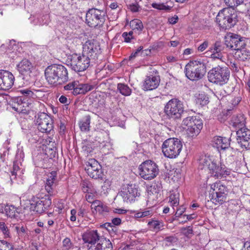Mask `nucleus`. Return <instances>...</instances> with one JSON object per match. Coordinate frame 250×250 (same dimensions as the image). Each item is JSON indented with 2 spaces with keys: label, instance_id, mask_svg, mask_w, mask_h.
<instances>
[{
  "label": "nucleus",
  "instance_id": "43",
  "mask_svg": "<svg viewBox=\"0 0 250 250\" xmlns=\"http://www.w3.org/2000/svg\"><path fill=\"white\" fill-rule=\"evenodd\" d=\"M236 153L235 149H234L232 147H230V146H228L224 149V151H222L220 153L221 154L225 155L228 157L233 156Z\"/></svg>",
  "mask_w": 250,
  "mask_h": 250
},
{
  "label": "nucleus",
  "instance_id": "51",
  "mask_svg": "<svg viewBox=\"0 0 250 250\" xmlns=\"http://www.w3.org/2000/svg\"><path fill=\"white\" fill-rule=\"evenodd\" d=\"M76 84H77L76 81L70 82L64 86V89L71 91V94H73V92L74 91Z\"/></svg>",
  "mask_w": 250,
  "mask_h": 250
},
{
  "label": "nucleus",
  "instance_id": "5",
  "mask_svg": "<svg viewBox=\"0 0 250 250\" xmlns=\"http://www.w3.org/2000/svg\"><path fill=\"white\" fill-rule=\"evenodd\" d=\"M229 76V69L226 65L214 67L208 73V80L210 82L220 85L227 83Z\"/></svg>",
  "mask_w": 250,
  "mask_h": 250
},
{
  "label": "nucleus",
  "instance_id": "32",
  "mask_svg": "<svg viewBox=\"0 0 250 250\" xmlns=\"http://www.w3.org/2000/svg\"><path fill=\"white\" fill-rule=\"evenodd\" d=\"M129 25L132 30L138 34H140L144 28L142 22L137 19L131 21Z\"/></svg>",
  "mask_w": 250,
  "mask_h": 250
},
{
  "label": "nucleus",
  "instance_id": "2",
  "mask_svg": "<svg viewBox=\"0 0 250 250\" xmlns=\"http://www.w3.org/2000/svg\"><path fill=\"white\" fill-rule=\"evenodd\" d=\"M199 165L202 166L203 168L207 167L209 173L213 177L217 179L226 177L230 174V170L223 164L220 163L212 157L202 155L199 159Z\"/></svg>",
  "mask_w": 250,
  "mask_h": 250
},
{
  "label": "nucleus",
  "instance_id": "6",
  "mask_svg": "<svg viewBox=\"0 0 250 250\" xmlns=\"http://www.w3.org/2000/svg\"><path fill=\"white\" fill-rule=\"evenodd\" d=\"M183 148L182 142L176 138H169L162 145V150L164 155L170 159L176 158L179 155Z\"/></svg>",
  "mask_w": 250,
  "mask_h": 250
},
{
  "label": "nucleus",
  "instance_id": "36",
  "mask_svg": "<svg viewBox=\"0 0 250 250\" xmlns=\"http://www.w3.org/2000/svg\"><path fill=\"white\" fill-rule=\"evenodd\" d=\"M162 187L161 183L158 182L153 183L148 189V193L150 195L151 193L152 194H156V196H157L158 194L162 190Z\"/></svg>",
  "mask_w": 250,
  "mask_h": 250
},
{
  "label": "nucleus",
  "instance_id": "17",
  "mask_svg": "<svg viewBox=\"0 0 250 250\" xmlns=\"http://www.w3.org/2000/svg\"><path fill=\"white\" fill-rule=\"evenodd\" d=\"M119 194L125 202L131 203L137 200V197L140 196V193L137 186L131 184L124 186Z\"/></svg>",
  "mask_w": 250,
  "mask_h": 250
},
{
  "label": "nucleus",
  "instance_id": "50",
  "mask_svg": "<svg viewBox=\"0 0 250 250\" xmlns=\"http://www.w3.org/2000/svg\"><path fill=\"white\" fill-rule=\"evenodd\" d=\"M182 232L187 237H190L193 234V229L191 227L188 226L187 228H183L181 229Z\"/></svg>",
  "mask_w": 250,
  "mask_h": 250
},
{
  "label": "nucleus",
  "instance_id": "13",
  "mask_svg": "<svg viewBox=\"0 0 250 250\" xmlns=\"http://www.w3.org/2000/svg\"><path fill=\"white\" fill-rule=\"evenodd\" d=\"M30 209L37 213H42L50 207L51 199L49 195H45L42 198L33 197L29 201Z\"/></svg>",
  "mask_w": 250,
  "mask_h": 250
},
{
  "label": "nucleus",
  "instance_id": "60",
  "mask_svg": "<svg viewBox=\"0 0 250 250\" xmlns=\"http://www.w3.org/2000/svg\"><path fill=\"white\" fill-rule=\"evenodd\" d=\"M122 37L124 38V41L125 42H131V40L132 39H133L132 38H130V36H129L127 34V32H124L123 34H122Z\"/></svg>",
  "mask_w": 250,
  "mask_h": 250
},
{
  "label": "nucleus",
  "instance_id": "56",
  "mask_svg": "<svg viewBox=\"0 0 250 250\" xmlns=\"http://www.w3.org/2000/svg\"><path fill=\"white\" fill-rule=\"evenodd\" d=\"M20 167L17 161H14L13 165V169L11 171L12 175L16 176L17 172L19 170Z\"/></svg>",
  "mask_w": 250,
  "mask_h": 250
},
{
  "label": "nucleus",
  "instance_id": "7",
  "mask_svg": "<svg viewBox=\"0 0 250 250\" xmlns=\"http://www.w3.org/2000/svg\"><path fill=\"white\" fill-rule=\"evenodd\" d=\"M106 12L95 8L89 9L86 12L85 22L91 27H101L104 24Z\"/></svg>",
  "mask_w": 250,
  "mask_h": 250
},
{
  "label": "nucleus",
  "instance_id": "37",
  "mask_svg": "<svg viewBox=\"0 0 250 250\" xmlns=\"http://www.w3.org/2000/svg\"><path fill=\"white\" fill-rule=\"evenodd\" d=\"M196 101L197 104H199L201 106H203L209 103V99L207 95L205 93H202L198 95Z\"/></svg>",
  "mask_w": 250,
  "mask_h": 250
},
{
  "label": "nucleus",
  "instance_id": "9",
  "mask_svg": "<svg viewBox=\"0 0 250 250\" xmlns=\"http://www.w3.org/2000/svg\"><path fill=\"white\" fill-rule=\"evenodd\" d=\"M184 112L183 102L177 99L169 100L166 104L164 112L167 117L173 120L179 119Z\"/></svg>",
  "mask_w": 250,
  "mask_h": 250
},
{
  "label": "nucleus",
  "instance_id": "12",
  "mask_svg": "<svg viewBox=\"0 0 250 250\" xmlns=\"http://www.w3.org/2000/svg\"><path fill=\"white\" fill-rule=\"evenodd\" d=\"M140 175L145 180H149L155 178L159 174L157 165L153 161L148 160L142 163L139 167Z\"/></svg>",
  "mask_w": 250,
  "mask_h": 250
},
{
  "label": "nucleus",
  "instance_id": "11",
  "mask_svg": "<svg viewBox=\"0 0 250 250\" xmlns=\"http://www.w3.org/2000/svg\"><path fill=\"white\" fill-rule=\"evenodd\" d=\"M70 60L67 62V65L72 70L77 72L85 71L90 65V59L84 55L74 54L70 56Z\"/></svg>",
  "mask_w": 250,
  "mask_h": 250
},
{
  "label": "nucleus",
  "instance_id": "41",
  "mask_svg": "<svg viewBox=\"0 0 250 250\" xmlns=\"http://www.w3.org/2000/svg\"><path fill=\"white\" fill-rule=\"evenodd\" d=\"M152 7L154 8L160 10H164L166 12L169 11L172 8L171 6L166 5L164 3H153L152 4Z\"/></svg>",
  "mask_w": 250,
  "mask_h": 250
},
{
  "label": "nucleus",
  "instance_id": "63",
  "mask_svg": "<svg viewBox=\"0 0 250 250\" xmlns=\"http://www.w3.org/2000/svg\"><path fill=\"white\" fill-rule=\"evenodd\" d=\"M70 213L71 216L70 218V220L72 222L75 221L76 220V214L77 213V210L75 209H72L71 210Z\"/></svg>",
  "mask_w": 250,
  "mask_h": 250
},
{
  "label": "nucleus",
  "instance_id": "34",
  "mask_svg": "<svg viewBox=\"0 0 250 250\" xmlns=\"http://www.w3.org/2000/svg\"><path fill=\"white\" fill-rule=\"evenodd\" d=\"M117 90L122 95L125 96H130L132 92L131 89L129 86L123 83H119L117 84Z\"/></svg>",
  "mask_w": 250,
  "mask_h": 250
},
{
  "label": "nucleus",
  "instance_id": "53",
  "mask_svg": "<svg viewBox=\"0 0 250 250\" xmlns=\"http://www.w3.org/2000/svg\"><path fill=\"white\" fill-rule=\"evenodd\" d=\"M0 229L5 235L9 236V230L4 222H0Z\"/></svg>",
  "mask_w": 250,
  "mask_h": 250
},
{
  "label": "nucleus",
  "instance_id": "35",
  "mask_svg": "<svg viewBox=\"0 0 250 250\" xmlns=\"http://www.w3.org/2000/svg\"><path fill=\"white\" fill-rule=\"evenodd\" d=\"M91 118L89 115L85 116L80 122V128L82 131H87L89 130Z\"/></svg>",
  "mask_w": 250,
  "mask_h": 250
},
{
  "label": "nucleus",
  "instance_id": "58",
  "mask_svg": "<svg viewBox=\"0 0 250 250\" xmlns=\"http://www.w3.org/2000/svg\"><path fill=\"white\" fill-rule=\"evenodd\" d=\"M208 41H205L199 46V47H198V50L200 52H203L208 47Z\"/></svg>",
  "mask_w": 250,
  "mask_h": 250
},
{
  "label": "nucleus",
  "instance_id": "52",
  "mask_svg": "<svg viewBox=\"0 0 250 250\" xmlns=\"http://www.w3.org/2000/svg\"><path fill=\"white\" fill-rule=\"evenodd\" d=\"M23 100L21 97L15 98L13 100V103L12 104V108H13L14 106H17V105L26 104V103L23 102Z\"/></svg>",
  "mask_w": 250,
  "mask_h": 250
},
{
  "label": "nucleus",
  "instance_id": "47",
  "mask_svg": "<svg viewBox=\"0 0 250 250\" xmlns=\"http://www.w3.org/2000/svg\"><path fill=\"white\" fill-rule=\"evenodd\" d=\"M16 230L20 236H23L25 234H27V229L26 227L21 226V227L16 226Z\"/></svg>",
  "mask_w": 250,
  "mask_h": 250
},
{
  "label": "nucleus",
  "instance_id": "15",
  "mask_svg": "<svg viewBox=\"0 0 250 250\" xmlns=\"http://www.w3.org/2000/svg\"><path fill=\"white\" fill-rule=\"evenodd\" d=\"M183 125L187 127V134L191 137L197 136L203 127L202 120L197 116L185 118L183 121Z\"/></svg>",
  "mask_w": 250,
  "mask_h": 250
},
{
  "label": "nucleus",
  "instance_id": "1",
  "mask_svg": "<svg viewBox=\"0 0 250 250\" xmlns=\"http://www.w3.org/2000/svg\"><path fill=\"white\" fill-rule=\"evenodd\" d=\"M44 76L48 84L52 86L62 85L68 80L67 70L61 64L48 66L45 69Z\"/></svg>",
  "mask_w": 250,
  "mask_h": 250
},
{
  "label": "nucleus",
  "instance_id": "31",
  "mask_svg": "<svg viewBox=\"0 0 250 250\" xmlns=\"http://www.w3.org/2000/svg\"><path fill=\"white\" fill-rule=\"evenodd\" d=\"M147 225L149 229L155 231H159L164 229V224L162 220L152 218L148 222Z\"/></svg>",
  "mask_w": 250,
  "mask_h": 250
},
{
  "label": "nucleus",
  "instance_id": "33",
  "mask_svg": "<svg viewBox=\"0 0 250 250\" xmlns=\"http://www.w3.org/2000/svg\"><path fill=\"white\" fill-rule=\"evenodd\" d=\"M4 210L6 215L11 218H17L19 217L20 212L18 211V208L14 206L6 205Z\"/></svg>",
  "mask_w": 250,
  "mask_h": 250
},
{
  "label": "nucleus",
  "instance_id": "22",
  "mask_svg": "<svg viewBox=\"0 0 250 250\" xmlns=\"http://www.w3.org/2000/svg\"><path fill=\"white\" fill-rule=\"evenodd\" d=\"M160 76L158 75H150L146 76L142 85L144 90H152L156 89L159 85Z\"/></svg>",
  "mask_w": 250,
  "mask_h": 250
},
{
  "label": "nucleus",
  "instance_id": "49",
  "mask_svg": "<svg viewBox=\"0 0 250 250\" xmlns=\"http://www.w3.org/2000/svg\"><path fill=\"white\" fill-rule=\"evenodd\" d=\"M95 210L98 212L100 214H103L104 212H107L109 211V208L104 204L99 206V207L95 208Z\"/></svg>",
  "mask_w": 250,
  "mask_h": 250
},
{
  "label": "nucleus",
  "instance_id": "62",
  "mask_svg": "<svg viewBox=\"0 0 250 250\" xmlns=\"http://www.w3.org/2000/svg\"><path fill=\"white\" fill-rule=\"evenodd\" d=\"M86 213H87L86 210L85 208H80L78 210V215L79 217L81 216V217H83L85 215Z\"/></svg>",
  "mask_w": 250,
  "mask_h": 250
},
{
  "label": "nucleus",
  "instance_id": "55",
  "mask_svg": "<svg viewBox=\"0 0 250 250\" xmlns=\"http://www.w3.org/2000/svg\"><path fill=\"white\" fill-rule=\"evenodd\" d=\"M185 210L186 208L183 206H181L179 208H177L176 209V212L175 214V216L176 217H179L181 216L183 214V213L185 211Z\"/></svg>",
  "mask_w": 250,
  "mask_h": 250
},
{
  "label": "nucleus",
  "instance_id": "61",
  "mask_svg": "<svg viewBox=\"0 0 250 250\" xmlns=\"http://www.w3.org/2000/svg\"><path fill=\"white\" fill-rule=\"evenodd\" d=\"M65 128H66V127H65V124L64 123H62V122H61L60 125V131H59L60 135L64 134Z\"/></svg>",
  "mask_w": 250,
  "mask_h": 250
},
{
  "label": "nucleus",
  "instance_id": "42",
  "mask_svg": "<svg viewBox=\"0 0 250 250\" xmlns=\"http://www.w3.org/2000/svg\"><path fill=\"white\" fill-rule=\"evenodd\" d=\"M14 247L11 243L4 240H0V250H13Z\"/></svg>",
  "mask_w": 250,
  "mask_h": 250
},
{
  "label": "nucleus",
  "instance_id": "16",
  "mask_svg": "<svg viewBox=\"0 0 250 250\" xmlns=\"http://www.w3.org/2000/svg\"><path fill=\"white\" fill-rule=\"evenodd\" d=\"M36 118V124L40 131L42 133H49L53 129L52 120L47 114L44 112L39 113Z\"/></svg>",
  "mask_w": 250,
  "mask_h": 250
},
{
  "label": "nucleus",
  "instance_id": "48",
  "mask_svg": "<svg viewBox=\"0 0 250 250\" xmlns=\"http://www.w3.org/2000/svg\"><path fill=\"white\" fill-rule=\"evenodd\" d=\"M82 149L86 154L91 152L93 150L91 144L87 142H85L83 144Z\"/></svg>",
  "mask_w": 250,
  "mask_h": 250
},
{
  "label": "nucleus",
  "instance_id": "64",
  "mask_svg": "<svg viewBox=\"0 0 250 250\" xmlns=\"http://www.w3.org/2000/svg\"><path fill=\"white\" fill-rule=\"evenodd\" d=\"M242 250H250V240L244 243Z\"/></svg>",
  "mask_w": 250,
  "mask_h": 250
},
{
  "label": "nucleus",
  "instance_id": "45",
  "mask_svg": "<svg viewBox=\"0 0 250 250\" xmlns=\"http://www.w3.org/2000/svg\"><path fill=\"white\" fill-rule=\"evenodd\" d=\"M169 201L173 207H177L179 204L178 196L173 194H170Z\"/></svg>",
  "mask_w": 250,
  "mask_h": 250
},
{
  "label": "nucleus",
  "instance_id": "46",
  "mask_svg": "<svg viewBox=\"0 0 250 250\" xmlns=\"http://www.w3.org/2000/svg\"><path fill=\"white\" fill-rule=\"evenodd\" d=\"M72 247V244L69 238L66 237L62 241V248L63 250H69Z\"/></svg>",
  "mask_w": 250,
  "mask_h": 250
},
{
  "label": "nucleus",
  "instance_id": "3",
  "mask_svg": "<svg viewBox=\"0 0 250 250\" xmlns=\"http://www.w3.org/2000/svg\"><path fill=\"white\" fill-rule=\"evenodd\" d=\"M216 20L220 27L226 30L233 27L238 21V17L234 9L226 7L219 11Z\"/></svg>",
  "mask_w": 250,
  "mask_h": 250
},
{
  "label": "nucleus",
  "instance_id": "54",
  "mask_svg": "<svg viewBox=\"0 0 250 250\" xmlns=\"http://www.w3.org/2000/svg\"><path fill=\"white\" fill-rule=\"evenodd\" d=\"M140 7L137 3H132L129 6V9L133 12L139 11Z\"/></svg>",
  "mask_w": 250,
  "mask_h": 250
},
{
  "label": "nucleus",
  "instance_id": "38",
  "mask_svg": "<svg viewBox=\"0 0 250 250\" xmlns=\"http://www.w3.org/2000/svg\"><path fill=\"white\" fill-rule=\"evenodd\" d=\"M224 2L228 6V8L234 9L235 7L242 4L244 0H224Z\"/></svg>",
  "mask_w": 250,
  "mask_h": 250
},
{
  "label": "nucleus",
  "instance_id": "10",
  "mask_svg": "<svg viewBox=\"0 0 250 250\" xmlns=\"http://www.w3.org/2000/svg\"><path fill=\"white\" fill-rule=\"evenodd\" d=\"M16 68L20 74L19 77L24 81V84L28 85L33 81V66L28 60H22L17 64Z\"/></svg>",
  "mask_w": 250,
  "mask_h": 250
},
{
  "label": "nucleus",
  "instance_id": "24",
  "mask_svg": "<svg viewBox=\"0 0 250 250\" xmlns=\"http://www.w3.org/2000/svg\"><path fill=\"white\" fill-rule=\"evenodd\" d=\"M57 173L56 171H52L48 178L46 180L45 189L48 194L50 197L53 196L55 193L54 188L55 187V181L56 180Z\"/></svg>",
  "mask_w": 250,
  "mask_h": 250
},
{
  "label": "nucleus",
  "instance_id": "19",
  "mask_svg": "<svg viewBox=\"0 0 250 250\" xmlns=\"http://www.w3.org/2000/svg\"><path fill=\"white\" fill-rule=\"evenodd\" d=\"M88 175L94 179H102L103 172L101 166L95 159L89 160L85 167Z\"/></svg>",
  "mask_w": 250,
  "mask_h": 250
},
{
  "label": "nucleus",
  "instance_id": "26",
  "mask_svg": "<svg viewBox=\"0 0 250 250\" xmlns=\"http://www.w3.org/2000/svg\"><path fill=\"white\" fill-rule=\"evenodd\" d=\"M76 83L77 84L75 85L74 91L73 92V95L75 96L79 94H85L94 88L92 85L88 83H80L78 81H76Z\"/></svg>",
  "mask_w": 250,
  "mask_h": 250
},
{
  "label": "nucleus",
  "instance_id": "44",
  "mask_svg": "<svg viewBox=\"0 0 250 250\" xmlns=\"http://www.w3.org/2000/svg\"><path fill=\"white\" fill-rule=\"evenodd\" d=\"M228 100L229 101L230 104L233 106H235L238 104L241 101V98L239 96L238 97H233L231 95H228Z\"/></svg>",
  "mask_w": 250,
  "mask_h": 250
},
{
  "label": "nucleus",
  "instance_id": "57",
  "mask_svg": "<svg viewBox=\"0 0 250 250\" xmlns=\"http://www.w3.org/2000/svg\"><path fill=\"white\" fill-rule=\"evenodd\" d=\"M93 192H90L89 193H87L85 195V199L86 201L90 203H93L94 201V195L92 193Z\"/></svg>",
  "mask_w": 250,
  "mask_h": 250
},
{
  "label": "nucleus",
  "instance_id": "21",
  "mask_svg": "<svg viewBox=\"0 0 250 250\" xmlns=\"http://www.w3.org/2000/svg\"><path fill=\"white\" fill-rule=\"evenodd\" d=\"M236 134L237 142L241 147L249 149L250 148V130L247 128L238 129Z\"/></svg>",
  "mask_w": 250,
  "mask_h": 250
},
{
  "label": "nucleus",
  "instance_id": "40",
  "mask_svg": "<svg viewBox=\"0 0 250 250\" xmlns=\"http://www.w3.org/2000/svg\"><path fill=\"white\" fill-rule=\"evenodd\" d=\"M27 104H26L17 105V106H14L13 109L18 112L27 114L29 113V110L28 109Z\"/></svg>",
  "mask_w": 250,
  "mask_h": 250
},
{
  "label": "nucleus",
  "instance_id": "4",
  "mask_svg": "<svg viewBox=\"0 0 250 250\" xmlns=\"http://www.w3.org/2000/svg\"><path fill=\"white\" fill-rule=\"evenodd\" d=\"M186 76L190 80L197 81L201 79L206 73V63L202 60L190 61L185 67Z\"/></svg>",
  "mask_w": 250,
  "mask_h": 250
},
{
  "label": "nucleus",
  "instance_id": "29",
  "mask_svg": "<svg viewBox=\"0 0 250 250\" xmlns=\"http://www.w3.org/2000/svg\"><path fill=\"white\" fill-rule=\"evenodd\" d=\"M232 125L238 129H244L246 124V119L242 114L234 116L231 120Z\"/></svg>",
  "mask_w": 250,
  "mask_h": 250
},
{
  "label": "nucleus",
  "instance_id": "8",
  "mask_svg": "<svg viewBox=\"0 0 250 250\" xmlns=\"http://www.w3.org/2000/svg\"><path fill=\"white\" fill-rule=\"evenodd\" d=\"M209 193L210 200L215 205H221L226 202L228 189L220 182H216L211 185Z\"/></svg>",
  "mask_w": 250,
  "mask_h": 250
},
{
  "label": "nucleus",
  "instance_id": "39",
  "mask_svg": "<svg viewBox=\"0 0 250 250\" xmlns=\"http://www.w3.org/2000/svg\"><path fill=\"white\" fill-rule=\"evenodd\" d=\"M82 190L85 193L93 192L91 184L88 181H83L81 183Z\"/></svg>",
  "mask_w": 250,
  "mask_h": 250
},
{
  "label": "nucleus",
  "instance_id": "28",
  "mask_svg": "<svg viewBox=\"0 0 250 250\" xmlns=\"http://www.w3.org/2000/svg\"><path fill=\"white\" fill-rule=\"evenodd\" d=\"M93 249L94 250H113L112 244L109 239L101 237L97 245Z\"/></svg>",
  "mask_w": 250,
  "mask_h": 250
},
{
  "label": "nucleus",
  "instance_id": "30",
  "mask_svg": "<svg viewBox=\"0 0 250 250\" xmlns=\"http://www.w3.org/2000/svg\"><path fill=\"white\" fill-rule=\"evenodd\" d=\"M19 92L27 98L35 99L39 96H42L43 91L42 90H36L31 91L28 89L20 90Z\"/></svg>",
  "mask_w": 250,
  "mask_h": 250
},
{
  "label": "nucleus",
  "instance_id": "59",
  "mask_svg": "<svg viewBox=\"0 0 250 250\" xmlns=\"http://www.w3.org/2000/svg\"><path fill=\"white\" fill-rule=\"evenodd\" d=\"M228 113H225L224 112H222L218 115V119L221 122H224L228 119Z\"/></svg>",
  "mask_w": 250,
  "mask_h": 250
},
{
  "label": "nucleus",
  "instance_id": "25",
  "mask_svg": "<svg viewBox=\"0 0 250 250\" xmlns=\"http://www.w3.org/2000/svg\"><path fill=\"white\" fill-rule=\"evenodd\" d=\"M214 146L216 147L220 153L230 146V139L221 136L215 137L213 139Z\"/></svg>",
  "mask_w": 250,
  "mask_h": 250
},
{
  "label": "nucleus",
  "instance_id": "14",
  "mask_svg": "<svg viewBox=\"0 0 250 250\" xmlns=\"http://www.w3.org/2000/svg\"><path fill=\"white\" fill-rule=\"evenodd\" d=\"M246 38L236 34L229 33L225 36V45L231 50H237L236 53H241V49L245 47Z\"/></svg>",
  "mask_w": 250,
  "mask_h": 250
},
{
  "label": "nucleus",
  "instance_id": "20",
  "mask_svg": "<svg viewBox=\"0 0 250 250\" xmlns=\"http://www.w3.org/2000/svg\"><path fill=\"white\" fill-rule=\"evenodd\" d=\"M15 77L11 72L0 70V90H9L13 85Z\"/></svg>",
  "mask_w": 250,
  "mask_h": 250
},
{
  "label": "nucleus",
  "instance_id": "23",
  "mask_svg": "<svg viewBox=\"0 0 250 250\" xmlns=\"http://www.w3.org/2000/svg\"><path fill=\"white\" fill-rule=\"evenodd\" d=\"M225 45L223 42L216 41L209 47L208 51L211 53V57L220 59L222 58V53L224 52Z\"/></svg>",
  "mask_w": 250,
  "mask_h": 250
},
{
  "label": "nucleus",
  "instance_id": "27",
  "mask_svg": "<svg viewBox=\"0 0 250 250\" xmlns=\"http://www.w3.org/2000/svg\"><path fill=\"white\" fill-rule=\"evenodd\" d=\"M101 239L97 230H92L83 235V240L85 243L95 244L96 242H99Z\"/></svg>",
  "mask_w": 250,
  "mask_h": 250
},
{
  "label": "nucleus",
  "instance_id": "18",
  "mask_svg": "<svg viewBox=\"0 0 250 250\" xmlns=\"http://www.w3.org/2000/svg\"><path fill=\"white\" fill-rule=\"evenodd\" d=\"M100 47L99 43L94 40H88L83 45V55L88 57L90 60H95L100 53Z\"/></svg>",
  "mask_w": 250,
  "mask_h": 250
}]
</instances>
